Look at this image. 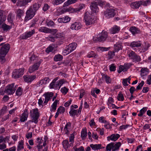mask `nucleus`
<instances>
[{
    "instance_id": "1",
    "label": "nucleus",
    "mask_w": 151,
    "mask_h": 151,
    "mask_svg": "<svg viewBox=\"0 0 151 151\" xmlns=\"http://www.w3.org/2000/svg\"><path fill=\"white\" fill-rule=\"evenodd\" d=\"M93 40L95 42H104L105 41H111L110 37L109 36L108 33L104 30L94 37Z\"/></svg>"
},
{
    "instance_id": "2",
    "label": "nucleus",
    "mask_w": 151,
    "mask_h": 151,
    "mask_svg": "<svg viewBox=\"0 0 151 151\" xmlns=\"http://www.w3.org/2000/svg\"><path fill=\"white\" fill-rule=\"evenodd\" d=\"M58 79V77H57L53 79L49 86L50 89L59 90L62 85L66 81L64 79H60L57 81Z\"/></svg>"
},
{
    "instance_id": "3",
    "label": "nucleus",
    "mask_w": 151,
    "mask_h": 151,
    "mask_svg": "<svg viewBox=\"0 0 151 151\" xmlns=\"http://www.w3.org/2000/svg\"><path fill=\"white\" fill-rule=\"evenodd\" d=\"M84 19L86 24L89 26L95 23L94 17L93 14L89 12H87L84 14Z\"/></svg>"
},
{
    "instance_id": "4",
    "label": "nucleus",
    "mask_w": 151,
    "mask_h": 151,
    "mask_svg": "<svg viewBox=\"0 0 151 151\" xmlns=\"http://www.w3.org/2000/svg\"><path fill=\"white\" fill-rule=\"evenodd\" d=\"M29 115L32 119L31 121L37 124L38 123V119L40 116L38 111V109L37 108H36L30 110Z\"/></svg>"
},
{
    "instance_id": "5",
    "label": "nucleus",
    "mask_w": 151,
    "mask_h": 151,
    "mask_svg": "<svg viewBox=\"0 0 151 151\" xmlns=\"http://www.w3.org/2000/svg\"><path fill=\"white\" fill-rule=\"evenodd\" d=\"M24 68L14 70L12 74V77L15 79L21 77L24 74Z\"/></svg>"
},
{
    "instance_id": "6",
    "label": "nucleus",
    "mask_w": 151,
    "mask_h": 151,
    "mask_svg": "<svg viewBox=\"0 0 151 151\" xmlns=\"http://www.w3.org/2000/svg\"><path fill=\"white\" fill-rule=\"evenodd\" d=\"M104 2L101 1H96L92 2L90 6V8L92 12L95 13H96L99 12V8L98 5L101 6L103 5Z\"/></svg>"
},
{
    "instance_id": "7",
    "label": "nucleus",
    "mask_w": 151,
    "mask_h": 151,
    "mask_svg": "<svg viewBox=\"0 0 151 151\" xmlns=\"http://www.w3.org/2000/svg\"><path fill=\"white\" fill-rule=\"evenodd\" d=\"M129 58L132 60L133 62H138L141 61V58L139 55H137L134 52L131 51L128 53Z\"/></svg>"
},
{
    "instance_id": "8",
    "label": "nucleus",
    "mask_w": 151,
    "mask_h": 151,
    "mask_svg": "<svg viewBox=\"0 0 151 151\" xmlns=\"http://www.w3.org/2000/svg\"><path fill=\"white\" fill-rule=\"evenodd\" d=\"M14 83H12L8 85L5 89V93L8 95H11L13 94L16 90L14 87Z\"/></svg>"
},
{
    "instance_id": "9",
    "label": "nucleus",
    "mask_w": 151,
    "mask_h": 151,
    "mask_svg": "<svg viewBox=\"0 0 151 151\" xmlns=\"http://www.w3.org/2000/svg\"><path fill=\"white\" fill-rule=\"evenodd\" d=\"M0 46H2L0 49L1 55H6L10 48V45L8 43L4 44V43H2L0 44Z\"/></svg>"
},
{
    "instance_id": "10",
    "label": "nucleus",
    "mask_w": 151,
    "mask_h": 151,
    "mask_svg": "<svg viewBox=\"0 0 151 151\" xmlns=\"http://www.w3.org/2000/svg\"><path fill=\"white\" fill-rule=\"evenodd\" d=\"M77 46V44L76 43H71L66 47L63 52L67 54H69L74 51L76 49Z\"/></svg>"
},
{
    "instance_id": "11",
    "label": "nucleus",
    "mask_w": 151,
    "mask_h": 151,
    "mask_svg": "<svg viewBox=\"0 0 151 151\" xmlns=\"http://www.w3.org/2000/svg\"><path fill=\"white\" fill-rule=\"evenodd\" d=\"M36 13L29 7L26 12L25 20L27 21L32 19L35 14Z\"/></svg>"
},
{
    "instance_id": "12",
    "label": "nucleus",
    "mask_w": 151,
    "mask_h": 151,
    "mask_svg": "<svg viewBox=\"0 0 151 151\" xmlns=\"http://www.w3.org/2000/svg\"><path fill=\"white\" fill-rule=\"evenodd\" d=\"M35 33V29H33L31 31H27L23 34L20 35V37L21 39L26 40L31 37Z\"/></svg>"
},
{
    "instance_id": "13",
    "label": "nucleus",
    "mask_w": 151,
    "mask_h": 151,
    "mask_svg": "<svg viewBox=\"0 0 151 151\" xmlns=\"http://www.w3.org/2000/svg\"><path fill=\"white\" fill-rule=\"evenodd\" d=\"M36 77V76L35 75H25L23 76L24 81L28 83H31Z\"/></svg>"
},
{
    "instance_id": "14",
    "label": "nucleus",
    "mask_w": 151,
    "mask_h": 151,
    "mask_svg": "<svg viewBox=\"0 0 151 151\" xmlns=\"http://www.w3.org/2000/svg\"><path fill=\"white\" fill-rule=\"evenodd\" d=\"M41 62V60H40L38 62L34 64L32 66H30L29 69V72L31 73L37 70Z\"/></svg>"
},
{
    "instance_id": "15",
    "label": "nucleus",
    "mask_w": 151,
    "mask_h": 151,
    "mask_svg": "<svg viewBox=\"0 0 151 151\" xmlns=\"http://www.w3.org/2000/svg\"><path fill=\"white\" fill-rule=\"evenodd\" d=\"M131 66L130 63H125L123 65H120L119 67V69L117 70L119 73H121L122 71L125 72L127 71Z\"/></svg>"
},
{
    "instance_id": "16",
    "label": "nucleus",
    "mask_w": 151,
    "mask_h": 151,
    "mask_svg": "<svg viewBox=\"0 0 151 151\" xmlns=\"http://www.w3.org/2000/svg\"><path fill=\"white\" fill-rule=\"evenodd\" d=\"M114 11L113 9H108L105 12V15L107 18L112 17L115 14Z\"/></svg>"
},
{
    "instance_id": "17",
    "label": "nucleus",
    "mask_w": 151,
    "mask_h": 151,
    "mask_svg": "<svg viewBox=\"0 0 151 151\" xmlns=\"http://www.w3.org/2000/svg\"><path fill=\"white\" fill-rule=\"evenodd\" d=\"M53 93L52 92L47 93L44 94L43 96L45 97V101L44 104H46L49 100L51 99V98L52 97Z\"/></svg>"
},
{
    "instance_id": "18",
    "label": "nucleus",
    "mask_w": 151,
    "mask_h": 151,
    "mask_svg": "<svg viewBox=\"0 0 151 151\" xmlns=\"http://www.w3.org/2000/svg\"><path fill=\"white\" fill-rule=\"evenodd\" d=\"M120 30L119 27L117 25H114L109 30V32L111 34H114L118 33Z\"/></svg>"
},
{
    "instance_id": "19",
    "label": "nucleus",
    "mask_w": 151,
    "mask_h": 151,
    "mask_svg": "<svg viewBox=\"0 0 151 151\" xmlns=\"http://www.w3.org/2000/svg\"><path fill=\"white\" fill-rule=\"evenodd\" d=\"M82 27V26L80 23L75 22L73 23L71 25L70 28L73 30H77L80 29Z\"/></svg>"
},
{
    "instance_id": "20",
    "label": "nucleus",
    "mask_w": 151,
    "mask_h": 151,
    "mask_svg": "<svg viewBox=\"0 0 151 151\" xmlns=\"http://www.w3.org/2000/svg\"><path fill=\"white\" fill-rule=\"evenodd\" d=\"M50 80L49 78L45 77L38 82L37 85L38 86H40L43 84H46L48 83Z\"/></svg>"
},
{
    "instance_id": "21",
    "label": "nucleus",
    "mask_w": 151,
    "mask_h": 151,
    "mask_svg": "<svg viewBox=\"0 0 151 151\" xmlns=\"http://www.w3.org/2000/svg\"><path fill=\"white\" fill-rule=\"evenodd\" d=\"M120 135L118 134H113L110 136L107 137V139L108 141L111 140L114 141H115L120 137Z\"/></svg>"
},
{
    "instance_id": "22",
    "label": "nucleus",
    "mask_w": 151,
    "mask_h": 151,
    "mask_svg": "<svg viewBox=\"0 0 151 151\" xmlns=\"http://www.w3.org/2000/svg\"><path fill=\"white\" fill-rule=\"evenodd\" d=\"M71 124L70 122L67 123L64 128L63 131L65 132V134L68 135L70 133V129Z\"/></svg>"
},
{
    "instance_id": "23",
    "label": "nucleus",
    "mask_w": 151,
    "mask_h": 151,
    "mask_svg": "<svg viewBox=\"0 0 151 151\" xmlns=\"http://www.w3.org/2000/svg\"><path fill=\"white\" fill-rule=\"evenodd\" d=\"M28 113L27 111V109H25L24 112L22 113L20 118V121L22 122H24L27 119L28 116Z\"/></svg>"
},
{
    "instance_id": "24",
    "label": "nucleus",
    "mask_w": 151,
    "mask_h": 151,
    "mask_svg": "<svg viewBox=\"0 0 151 151\" xmlns=\"http://www.w3.org/2000/svg\"><path fill=\"white\" fill-rule=\"evenodd\" d=\"M70 20V17L68 16H65L64 17L59 18L58 19V21L59 23H66L69 22Z\"/></svg>"
},
{
    "instance_id": "25",
    "label": "nucleus",
    "mask_w": 151,
    "mask_h": 151,
    "mask_svg": "<svg viewBox=\"0 0 151 151\" xmlns=\"http://www.w3.org/2000/svg\"><path fill=\"white\" fill-rule=\"evenodd\" d=\"M32 0H22L19 1L18 0V2H17V4L18 6H24L27 5L28 3L31 1Z\"/></svg>"
},
{
    "instance_id": "26",
    "label": "nucleus",
    "mask_w": 151,
    "mask_h": 151,
    "mask_svg": "<svg viewBox=\"0 0 151 151\" xmlns=\"http://www.w3.org/2000/svg\"><path fill=\"white\" fill-rule=\"evenodd\" d=\"M41 5L39 3H36L29 7L32 9L35 12L37 11L39 8L40 7Z\"/></svg>"
},
{
    "instance_id": "27",
    "label": "nucleus",
    "mask_w": 151,
    "mask_h": 151,
    "mask_svg": "<svg viewBox=\"0 0 151 151\" xmlns=\"http://www.w3.org/2000/svg\"><path fill=\"white\" fill-rule=\"evenodd\" d=\"M130 31L134 35L135 34L139 33L140 32V30L139 29L135 27H132L130 28Z\"/></svg>"
},
{
    "instance_id": "28",
    "label": "nucleus",
    "mask_w": 151,
    "mask_h": 151,
    "mask_svg": "<svg viewBox=\"0 0 151 151\" xmlns=\"http://www.w3.org/2000/svg\"><path fill=\"white\" fill-rule=\"evenodd\" d=\"M141 5V1L132 3L131 5L132 8L133 9H137Z\"/></svg>"
},
{
    "instance_id": "29",
    "label": "nucleus",
    "mask_w": 151,
    "mask_h": 151,
    "mask_svg": "<svg viewBox=\"0 0 151 151\" xmlns=\"http://www.w3.org/2000/svg\"><path fill=\"white\" fill-rule=\"evenodd\" d=\"M39 31L46 33L50 32V29L46 27H40L39 29Z\"/></svg>"
},
{
    "instance_id": "30",
    "label": "nucleus",
    "mask_w": 151,
    "mask_h": 151,
    "mask_svg": "<svg viewBox=\"0 0 151 151\" xmlns=\"http://www.w3.org/2000/svg\"><path fill=\"white\" fill-rule=\"evenodd\" d=\"M87 136V129L86 128L83 129L81 132V137L82 140L86 139Z\"/></svg>"
},
{
    "instance_id": "31",
    "label": "nucleus",
    "mask_w": 151,
    "mask_h": 151,
    "mask_svg": "<svg viewBox=\"0 0 151 151\" xmlns=\"http://www.w3.org/2000/svg\"><path fill=\"white\" fill-rule=\"evenodd\" d=\"M122 46L121 44L116 43L114 46V51L115 52H117L119 50H122Z\"/></svg>"
},
{
    "instance_id": "32",
    "label": "nucleus",
    "mask_w": 151,
    "mask_h": 151,
    "mask_svg": "<svg viewBox=\"0 0 151 151\" xmlns=\"http://www.w3.org/2000/svg\"><path fill=\"white\" fill-rule=\"evenodd\" d=\"M102 79H105L106 83L108 84L111 83V80L110 77L107 75L102 73Z\"/></svg>"
},
{
    "instance_id": "33",
    "label": "nucleus",
    "mask_w": 151,
    "mask_h": 151,
    "mask_svg": "<svg viewBox=\"0 0 151 151\" xmlns=\"http://www.w3.org/2000/svg\"><path fill=\"white\" fill-rule=\"evenodd\" d=\"M149 71V70L147 68H142L140 71L141 76L143 77L146 76L148 74Z\"/></svg>"
},
{
    "instance_id": "34",
    "label": "nucleus",
    "mask_w": 151,
    "mask_h": 151,
    "mask_svg": "<svg viewBox=\"0 0 151 151\" xmlns=\"http://www.w3.org/2000/svg\"><path fill=\"white\" fill-rule=\"evenodd\" d=\"M101 145L100 144H91L90 145V147L93 150H96L101 148Z\"/></svg>"
},
{
    "instance_id": "35",
    "label": "nucleus",
    "mask_w": 151,
    "mask_h": 151,
    "mask_svg": "<svg viewBox=\"0 0 151 151\" xmlns=\"http://www.w3.org/2000/svg\"><path fill=\"white\" fill-rule=\"evenodd\" d=\"M59 102V101L57 100H55L53 102L50 107V111H55L56 109V107L57 104Z\"/></svg>"
},
{
    "instance_id": "36",
    "label": "nucleus",
    "mask_w": 151,
    "mask_h": 151,
    "mask_svg": "<svg viewBox=\"0 0 151 151\" xmlns=\"http://www.w3.org/2000/svg\"><path fill=\"white\" fill-rule=\"evenodd\" d=\"M17 16L19 18L21 17L24 14V12L23 10L21 9H18L17 10Z\"/></svg>"
},
{
    "instance_id": "37",
    "label": "nucleus",
    "mask_w": 151,
    "mask_h": 151,
    "mask_svg": "<svg viewBox=\"0 0 151 151\" xmlns=\"http://www.w3.org/2000/svg\"><path fill=\"white\" fill-rule=\"evenodd\" d=\"M121 146V143L120 142H116V144H114L113 148L112 151H118L119 147Z\"/></svg>"
},
{
    "instance_id": "38",
    "label": "nucleus",
    "mask_w": 151,
    "mask_h": 151,
    "mask_svg": "<svg viewBox=\"0 0 151 151\" xmlns=\"http://www.w3.org/2000/svg\"><path fill=\"white\" fill-rule=\"evenodd\" d=\"M6 17L5 15H3V13L2 11H0V24H1L2 23L5 21L6 20Z\"/></svg>"
},
{
    "instance_id": "39",
    "label": "nucleus",
    "mask_w": 151,
    "mask_h": 151,
    "mask_svg": "<svg viewBox=\"0 0 151 151\" xmlns=\"http://www.w3.org/2000/svg\"><path fill=\"white\" fill-rule=\"evenodd\" d=\"M62 145L63 147L65 150H67L70 147L69 145H69L68 140L67 139L63 140L62 142Z\"/></svg>"
},
{
    "instance_id": "40",
    "label": "nucleus",
    "mask_w": 151,
    "mask_h": 151,
    "mask_svg": "<svg viewBox=\"0 0 151 151\" xmlns=\"http://www.w3.org/2000/svg\"><path fill=\"white\" fill-rule=\"evenodd\" d=\"M87 56L89 58L92 57L96 58L97 57V55H96V53L93 51H91L89 52Z\"/></svg>"
},
{
    "instance_id": "41",
    "label": "nucleus",
    "mask_w": 151,
    "mask_h": 151,
    "mask_svg": "<svg viewBox=\"0 0 151 151\" xmlns=\"http://www.w3.org/2000/svg\"><path fill=\"white\" fill-rule=\"evenodd\" d=\"M141 45L140 42L133 41L132 42L130 45V46L132 47H140Z\"/></svg>"
},
{
    "instance_id": "42",
    "label": "nucleus",
    "mask_w": 151,
    "mask_h": 151,
    "mask_svg": "<svg viewBox=\"0 0 151 151\" xmlns=\"http://www.w3.org/2000/svg\"><path fill=\"white\" fill-rule=\"evenodd\" d=\"M78 0H68L64 3L63 6H68L72 4L76 3Z\"/></svg>"
},
{
    "instance_id": "43",
    "label": "nucleus",
    "mask_w": 151,
    "mask_h": 151,
    "mask_svg": "<svg viewBox=\"0 0 151 151\" xmlns=\"http://www.w3.org/2000/svg\"><path fill=\"white\" fill-rule=\"evenodd\" d=\"M63 56L60 54L55 55L54 58V60L55 61H58L62 60L63 59Z\"/></svg>"
},
{
    "instance_id": "44",
    "label": "nucleus",
    "mask_w": 151,
    "mask_h": 151,
    "mask_svg": "<svg viewBox=\"0 0 151 151\" xmlns=\"http://www.w3.org/2000/svg\"><path fill=\"white\" fill-rule=\"evenodd\" d=\"M69 113L70 115L71 116H74L75 115H77L78 114L77 112V110H75L73 108H71L70 111H69Z\"/></svg>"
},
{
    "instance_id": "45",
    "label": "nucleus",
    "mask_w": 151,
    "mask_h": 151,
    "mask_svg": "<svg viewBox=\"0 0 151 151\" xmlns=\"http://www.w3.org/2000/svg\"><path fill=\"white\" fill-rule=\"evenodd\" d=\"M24 142L23 141L21 140L19 141L17 148V151H19L24 148L23 147Z\"/></svg>"
},
{
    "instance_id": "46",
    "label": "nucleus",
    "mask_w": 151,
    "mask_h": 151,
    "mask_svg": "<svg viewBox=\"0 0 151 151\" xmlns=\"http://www.w3.org/2000/svg\"><path fill=\"white\" fill-rule=\"evenodd\" d=\"M115 52L114 50L113 51H109L107 56L108 59L109 60L113 58L115 56Z\"/></svg>"
},
{
    "instance_id": "47",
    "label": "nucleus",
    "mask_w": 151,
    "mask_h": 151,
    "mask_svg": "<svg viewBox=\"0 0 151 151\" xmlns=\"http://www.w3.org/2000/svg\"><path fill=\"white\" fill-rule=\"evenodd\" d=\"M1 27L4 31H7L10 29L12 28L11 26H10L5 24H2Z\"/></svg>"
},
{
    "instance_id": "48",
    "label": "nucleus",
    "mask_w": 151,
    "mask_h": 151,
    "mask_svg": "<svg viewBox=\"0 0 151 151\" xmlns=\"http://www.w3.org/2000/svg\"><path fill=\"white\" fill-rule=\"evenodd\" d=\"M74 135L73 133H72L70 134L69 138V142H70V146H71L73 145L74 142Z\"/></svg>"
},
{
    "instance_id": "49",
    "label": "nucleus",
    "mask_w": 151,
    "mask_h": 151,
    "mask_svg": "<svg viewBox=\"0 0 151 151\" xmlns=\"http://www.w3.org/2000/svg\"><path fill=\"white\" fill-rule=\"evenodd\" d=\"M46 25L48 27H53L55 25L54 22L52 20H47L46 22Z\"/></svg>"
},
{
    "instance_id": "50",
    "label": "nucleus",
    "mask_w": 151,
    "mask_h": 151,
    "mask_svg": "<svg viewBox=\"0 0 151 151\" xmlns=\"http://www.w3.org/2000/svg\"><path fill=\"white\" fill-rule=\"evenodd\" d=\"M23 90L22 88L21 87H19L16 91V95L18 96H21L22 94Z\"/></svg>"
},
{
    "instance_id": "51",
    "label": "nucleus",
    "mask_w": 151,
    "mask_h": 151,
    "mask_svg": "<svg viewBox=\"0 0 151 151\" xmlns=\"http://www.w3.org/2000/svg\"><path fill=\"white\" fill-rule=\"evenodd\" d=\"M114 144V142H111L107 145L106 146V150L107 151H111V150L113 148Z\"/></svg>"
},
{
    "instance_id": "52",
    "label": "nucleus",
    "mask_w": 151,
    "mask_h": 151,
    "mask_svg": "<svg viewBox=\"0 0 151 151\" xmlns=\"http://www.w3.org/2000/svg\"><path fill=\"white\" fill-rule=\"evenodd\" d=\"M99 121L101 123L108 124V122L105 119V118L104 116H102L99 118Z\"/></svg>"
},
{
    "instance_id": "53",
    "label": "nucleus",
    "mask_w": 151,
    "mask_h": 151,
    "mask_svg": "<svg viewBox=\"0 0 151 151\" xmlns=\"http://www.w3.org/2000/svg\"><path fill=\"white\" fill-rule=\"evenodd\" d=\"M6 55H3L0 53V62L1 63H4L6 61L5 56Z\"/></svg>"
},
{
    "instance_id": "54",
    "label": "nucleus",
    "mask_w": 151,
    "mask_h": 151,
    "mask_svg": "<svg viewBox=\"0 0 151 151\" xmlns=\"http://www.w3.org/2000/svg\"><path fill=\"white\" fill-rule=\"evenodd\" d=\"M63 2V1L62 0H54L52 3L54 5H57L61 4Z\"/></svg>"
},
{
    "instance_id": "55",
    "label": "nucleus",
    "mask_w": 151,
    "mask_h": 151,
    "mask_svg": "<svg viewBox=\"0 0 151 151\" xmlns=\"http://www.w3.org/2000/svg\"><path fill=\"white\" fill-rule=\"evenodd\" d=\"M144 84V81H142L141 83H140L137 87L136 88V91H137L138 90L141 89Z\"/></svg>"
},
{
    "instance_id": "56",
    "label": "nucleus",
    "mask_w": 151,
    "mask_h": 151,
    "mask_svg": "<svg viewBox=\"0 0 151 151\" xmlns=\"http://www.w3.org/2000/svg\"><path fill=\"white\" fill-rule=\"evenodd\" d=\"M117 99L119 101H123L124 98V95L121 92H119L117 96Z\"/></svg>"
},
{
    "instance_id": "57",
    "label": "nucleus",
    "mask_w": 151,
    "mask_h": 151,
    "mask_svg": "<svg viewBox=\"0 0 151 151\" xmlns=\"http://www.w3.org/2000/svg\"><path fill=\"white\" fill-rule=\"evenodd\" d=\"M54 45L49 46L46 49V52L47 53L52 51L54 49Z\"/></svg>"
},
{
    "instance_id": "58",
    "label": "nucleus",
    "mask_w": 151,
    "mask_h": 151,
    "mask_svg": "<svg viewBox=\"0 0 151 151\" xmlns=\"http://www.w3.org/2000/svg\"><path fill=\"white\" fill-rule=\"evenodd\" d=\"M58 111H59L60 114L63 113L65 111V108L63 106H60L57 109Z\"/></svg>"
},
{
    "instance_id": "59",
    "label": "nucleus",
    "mask_w": 151,
    "mask_h": 151,
    "mask_svg": "<svg viewBox=\"0 0 151 151\" xmlns=\"http://www.w3.org/2000/svg\"><path fill=\"white\" fill-rule=\"evenodd\" d=\"M68 89L66 87L62 88L60 89V91L64 94H66L68 92Z\"/></svg>"
},
{
    "instance_id": "60",
    "label": "nucleus",
    "mask_w": 151,
    "mask_h": 151,
    "mask_svg": "<svg viewBox=\"0 0 151 151\" xmlns=\"http://www.w3.org/2000/svg\"><path fill=\"white\" fill-rule=\"evenodd\" d=\"M141 5L144 6H147L150 4V0H146L145 1H141Z\"/></svg>"
},
{
    "instance_id": "61",
    "label": "nucleus",
    "mask_w": 151,
    "mask_h": 151,
    "mask_svg": "<svg viewBox=\"0 0 151 151\" xmlns=\"http://www.w3.org/2000/svg\"><path fill=\"white\" fill-rule=\"evenodd\" d=\"M80 95L79 96L80 99L83 98L85 94V91L83 89H81L80 90Z\"/></svg>"
},
{
    "instance_id": "62",
    "label": "nucleus",
    "mask_w": 151,
    "mask_h": 151,
    "mask_svg": "<svg viewBox=\"0 0 151 151\" xmlns=\"http://www.w3.org/2000/svg\"><path fill=\"white\" fill-rule=\"evenodd\" d=\"M50 8V6L47 4H45L42 8V10L44 12H46Z\"/></svg>"
},
{
    "instance_id": "63",
    "label": "nucleus",
    "mask_w": 151,
    "mask_h": 151,
    "mask_svg": "<svg viewBox=\"0 0 151 151\" xmlns=\"http://www.w3.org/2000/svg\"><path fill=\"white\" fill-rule=\"evenodd\" d=\"M109 69L111 71H114L116 70V67L114 64H112L110 65Z\"/></svg>"
},
{
    "instance_id": "64",
    "label": "nucleus",
    "mask_w": 151,
    "mask_h": 151,
    "mask_svg": "<svg viewBox=\"0 0 151 151\" xmlns=\"http://www.w3.org/2000/svg\"><path fill=\"white\" fill-rule=\"evenodd\" d=\"M99 50H101L102 51H106L109 50V48L103 47H99L98 48Z\"/></svg>"
}]
</instances>
